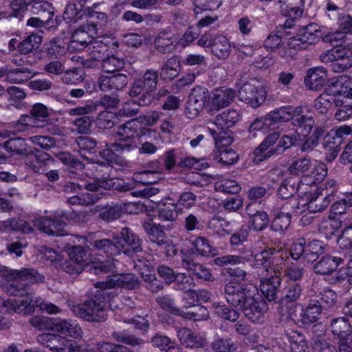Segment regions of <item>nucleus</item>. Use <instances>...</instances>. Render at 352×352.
<instances>
[{
  "instance_id": "f257e3e1",
  "label": "nucleus",
  "mask_w": 352,
  "mask_h": 352,
  "mask_svg": "<svg viewBox=\"0 0 352 352\" xmlns=\"http://www.w3.org/2000/svg\"><path fill=\"white\" fill-rule=\"evenodd\" d=\"M13 280L9 284H3V290L10 296L24 298L18 300L19 302H29L28 307H31V313L34 311V291L32 286L28 283H24L22 281L28 280L32 284H39L44 283L45 278L43 274L40 273L34 267H22L19 270H14L12 274Z\"/></svg>"
},
{
  "instance_id": "f03ea898",
  "label": "nucleus",
  "mask_w": 352,
  "mask_h": 352,
  "mask_svg": "<svg viewBox=\"0 0 352 352\" xmlns=\"http://www.w3.org/2000/svg\"><path fill=\"white\" fill-rule=\"evenodd\" d=\"M111 294L103 289L97 290L93 298L86 300L83 303L72 307L73 313L78 318L91 322H100L105 320L106 302L109 300Z\"/></svg>"
},
{
  "instance_id": "7ed1b4c3",
  "label": "nucleus",
  "mask_w": 352,
  "mask_h": 352,
  "mask_svg": "<svg viewBox=\"0 0 352 352\" xmlns=\"http://www.w3.org/2000/svg\"><path fill=\"white\" fill-rule=\"evenodd\" d=\"M158 81V72L151 69H146L142 77L134 80L129 95L132 98L138 97L140 105H149L154 100Z\"/></svg>"
},
{
  "instance_id": "20e7f679",
  "label": "nucleus",
  "mask_w": 352,
  "mask_h": 352,
  "mask_svg": "<svg viewBox=\"0 0 352 352\" xmlns=\"http://www.w3.org/2000/svg\"><path fill=\"white\" fill-rule=\"evenodd\" d=\"M146 133H151V129L143 127L139 122L135 120L120 124L116 131V135L118 137L116 142L118 144L116 145L115 148L117 147L126 152H130L138 147V144L142 142L141 138Z\"/></svg>"
},
{
  "instance_id": "39448f33",
  "label": "nucleus",
  "mask_w": 352,
  "mask_h": 352,
  "mask_svg": "<svg viewBox=\"0 0 352 352\" xmlns=\"http://www.w3.org/2000/svg\"><path fill=\"white\" fill-rule=\"evenodd\" d=\"M52 109L43 103L37 102L30 109L28 114H23L14 125L18 132H29L34 128L44 126L53 114Z\"/></svg>"
},
{
  "instance_id": "423d86ee",
  "label": "nucleus",
  "mask_w": 352,
  "mask_h": 352,
  "mask_svg": "<svg viewBox=\"0 0 352 352\" xmlns=\"http://www.w3.org/2000/svg\"><path fill=\"white\" fill-rule=\"evenodd\" d=\"M324 251L322 241L312 240L307 243L305 239L300 238L291 246L289 255L295 261L302 259L307 263H313Z\"/></svg>"
},
{
  "instance_id": "0eeeda50",
  "label": "nucleus",
  "mask_w": 352,
  "mask_h": 352,
  "mask_svg": "<svg viewBox=\"0 0 352 352\" xmlns=\"http://www.w3.org/2000/svg\"><path fill=\"white\" fill-rule=\"evenodd\" d=\"M289 255V253L282 249L265 248L255 254H253L254 265L257 268L262 267L267 272L270 269L276 272L283 269Z\"/></svg>"
},
{
  "instance_id": "6e6552de",
  "label": "nucleus",
  "mask_w": 352,
  "mask_h": 352,
  "mask_svg": "<svg viewBox=\"0 0 352 352\" xmlns=\"http://www.w3.org/2000/svg\"><path fill=\"white\" fill-rule=\"evenodd\" d=\"M320 58L324 63H331L333 72H344L352 66V44L327 50L320 54Z\"/></svg>"
},
{
  "instance_id": "1a4fd4ad",
  "label": "nucleus",
  "mask_w": 352,
  "mask_h": 352,
  "mask_svg": "<svg viewBox=\"0 0 352 352\" xmlns=\"http://www.w3.org/2000/svg\"><path fill=\"white\" fill-rule=\"evenodd\" d=\"M63 217L62 212H54L49 216L36 217L32 221L35 228L47 235L65 236L67 232Z\"/></svg>"
},
{
  "instance_id": "9d476101",
  "label": "nucleus",
  "mask_w": 352,
  "mask_h": 352,
  "mask_svg": "<svg viewBox=\"0 0 352 352\" xmlns=\"http://www.w3.org/2000/svg\"><path fill=\"white\" fill-rule=\"evenodd\" d=\"M36 340L43 346L56 352H81V347L74 340L57 334H39Z\"/></svg>"
},
{
  "instance_id": "9b49d317",
  "label": "nucleus",
  "mask_w": 352,
  "mask_h": 352,
  "mask_svg": "<svg viewBox=\"0 0 352 352\" xmlns=\"http://www.w3.org/2000/svg\"><path fill=\"white\" fill-rule=\"evenodd\" d=\"M96 108L91 104L78 106L69 109L68 113L71 116H77L73 120L72 124L80 134H89L95 122L94 112Z\"/></svg>"
},
{
  "instance_id": "f8f14e48",
  "label": "nucleus",
  "mask_w": 352,
  "mask_h": 352,
  "mask_svg": "<svg viewBox=\"0 0 352 352\" xmlns=\"http://www.w3.org/2000/svg\"><path fill=\"white\" fill-rule=\"evenodd\" d=\"M320 31L316 23H309L303 25L298 30V32L291 37L287 43L290 49L301 50H305L307 45L316 43L320 38Z\"/></svg>"
},
{
  "instance_id": "ddd939ff",
  "label": "nucleus",
  "mask_w": 352,
  "mask_h": 352,
  "mask_svg": "<svg viewBox=\"0 0 352 352\" xmlns=\"http://www.w3.org/2000/svg\"><path fill=\"white\" fill-rule=\"evenodd\" d=\"M120 254L123 253L129 257L143 251L142 240L128 227L122 228L120 236H117Z\"/></svg>"
},
{
  "instance_id": "4468645a",
  "label": "nucleus",
  "mask_w": 352,
  "mask_h": 352,
  "mask_svg": "<svg viewBox=\"0 0 352 352\" xmlns=\"http://www.w3.org/2000/svg\"><path fill=\"white\" fill-rule=\"evenodd\" d=\"M141 281L133 273L117 274L104 281H98L96 287L107 291L109 289L121 287L127 290L137 289L140 287Z\"/></svg>"
},
{
  "instance_id": "2eb2a0df",
  "label": "nucleus",
  "mask_w": 352,
  "mask_h": 352,
  "mask_svg": "<svg viewBox=\"0 0 352 352\" xmlns=\"http://www.w3.org/2000/svg\"><path fill=\"white\" fill-rule=\"evenodd\" d=\"M267 305L261 298H255L252 294L243 302L239 309L244 316L254 323H262L265 314L267 310Z\"/></svg>"
},
{
  "instance_id": "dca6fc26",
  "label": "nucleus",
  "mask_w": 352,
  "mask_h": 352,
  "mask_svg": "<svg viewBox=\"0 0 352 352\" xmlns=\"http://www.w3.org/2000/svg\"><path fill=\"white\" fill-rule=\"evenodd\" d=\"M336 192V182L333 180L327 181L325 183V188L322 190V197H318L311 199L307 205V211L309 213L321 212L335 199Z\"/></svg>"
},
{
  "instance_id": "f3484780",
  "label": "nucleus",
  "mask_w": 352,
  "mask_h": 352,
  "mask_svg": "<svg viewBox=\"0 0 352 352\" xmlns=\"http://www.w3.org/2000/svg\"><path fill=\"white\" fill-rule=\"evenodd\" d=\"M239 98L252 108L261 106L266 99V93L250 82L243 83L239 89Z\"/></svg>"
},
{
  "instance_id": "a211bd4d",
  "label": "nucleus",
  "mask_w": 352,
  "mask_h": 352,
  "mask_svg": "<svg viewBox=\"0 0 352 352\" xmlns=\"http://www.w3.org/2000/svg\"><path fill=\"white\" fill-rule=\"evenodd\" d=\"M224 294L227 302L238 309L251 295L245 285L234 281H230L225 285Z\"/></svg>"
},
{
  "instance_id": "6ab92c4d",
  "label": "nucleus",
  "mask_w": 352,
  "mask_h": 352,
  "mask_svg": "<svg viewBox=\"0 0 352 352\" xmlns=\"http://www.w3.org/2000/svg\"><path fill=\"white\" fill-rule=\"evenodd\" d=\"M119 47L118 41L109 37H102L93 38L89 45L88 51L89 55L94 59L100 60L101 61L109 55V48L116 50Z\"/></svg>"
},
{
  "instance_id": "aec40b11",
  "label": "nucleus",
  "mask_w": 352,
  "mask_h": 352,
  "mask_svg": "<svg viewBox=\"0 0 352 352\" xmlns=\"http://www.w3.org/2000/svg\"><path fill=\"white\" fill-rule=\"evenodd\" d=\"M127 83L128 76L122 73L111 76L102 75L98 80V87L104 92H117L124 88Z\"/></svg>"
},
{
  "instance_id": "412c9836",
  "label": "nucleus",
  "mask_w": 352,
  "mask_h": 352,
  "mask_svg": "<svg viewBox=\"0 0 352 352\" xmlns=\"http://www.w3.org/2000/svg\"><path fill=\"white\" fill-rule=\"evenodd\" d=\"M281 278L279 276H272L262 278L260 281V289L263 296L270 302L280 300L281 294Z\"/></svg>"
},
{
  "instance_id": "4be33fe9",
  "label": "nucleus",
  "mask_w": 352,
  "mask_h": 352,
  "mask_svg": "<svg viewBox=\"0 0 352 352\" xmlns=\"http://www.w3.org/2000/svg\"><path fill=\"white\" fill-rule=\"evenodd\" d=\"M208 98V91L204 87H194L188 96L186 109L193 116H197L204 109Z\"/></svg>"
},
{
  "instance_id": "5701e85b",
  "label": "nucleus",
  "mask_w": 352,
  "mask_h": 352,
  "mask_svg": "<svg viewBox=\"0 0 352 352\" xmlns=\"http://www.w3.org/2000/svg\"><path fill=\"white\" fill-rule=\"evenodd\" d=\"M99 3H94L91 7L85 8L86 24L93 28L97 34L98 30L104 27L108 21L107 14L100 8Z\"/></svg>"
},
{
  "instance_id": "b1692460",
  "label": "nucleus",
  "mask_w": 352,
  "mask_h": 352,
  "mask_svg": "<svg viewBox=\"0 0 352 352\" xmlns=\"http://www.w3.org/2000/svg\"><path fill=\"white\" fill-rule=\"evenodd\" d=\"M52 327L54 330L61 334L69 336L70 337L78 338L81 336L82 331L81 327L72 320L61 319L59 318H51Z\"/></svg>"
},
{
  "instance_id": "393cba45",
  "label": "nucleus",
  "mask_w": 352,
  "mask_h": 352,
  "mask_svg": "<svg viewBox=\"0 0 352 352\" xmlns=\"http://www.w3.org/2000/svg\"><path fill=\"white\" fill-rule=\"evenodd\" d=\"M93 28H89L86 23L76 28L72 34L71 43L74 47H85L89 46L93 38L96 36Z\"/></svg>"
},
{
  "instance_id": "a878e982",
  "label": "nucleus",
  "mask_w": 352,
  "mask_h": 352,
  "mask_svg": "<svg viewBox=\"0 0 352 352\" xmlns=\"http://www.w3.org/2000/svg\"><path fill=\"white\" fill-rule=\"evenodd\" d=\"M235 91L230 88H219L215 89L210 98L211 108L219 110L228 106L235 98Z\"/></svg>"
},
{
  "instance_id": "bb28decb",
  "label": "nucleus",
  "mask_w": 352,
  "mask_h": 352,
  "mask_svg": "<svg viewBox=\"0 0 352 352\" xmlns=\"http://www.w3.org/2000/svg\"><path fill=\"white\" fill-rule=\"evenodd\" d=\"M35 73L28 67H21L8 71L6 67H0V78L6 76V81L11 83H23L34 76Z\"/></svg>"
},
{
  "instance_id": "cd10ccee",
  "label": "nucleus",
  "mask_w": 352,
  "mask_h": 352,
  "mask_svg": "<svg viewBox=\"0 0 352 352\" xmlns=\"http://www.w3.org/2000/svg\"><path fill=\"white\" fill-rule=\"evenodd\" d=\"M342 263H344V259L342 258L327 255L322 256L314 265L313 270L316 274L329 275L334 272Z\"/></svg>"
},
{
  "instance_id": "c85d7f7f",
  "label": "nucleus",
  "mask_w": 352,
  "mask_h": 352,
  "mask_svg": "<svg viewBox=\"0 0 352 352\" xmlns=\"http://www.w3.org/2000/svg\"><path fill=\"white\" fill-rule=\"evenodd\" d=\"M241 119L240 113L235 109H228L218 114L214 120V124L225 133L226 130L234 126Z\"/></svg>"
},
{
  "instance_id": "c756f323",
  "label": "nucleus",
  "mask_w": 352,
  "mask_h": 352,
  "mask_svg": "<svg viewBox=\"0 0 352 352\" xmlns=\"http://www.w3.org/2000/svg\"><path fill=\"white\" fill-rule=\"evenodd\" d=\"M233 224L234 222L232 221H226V228H223V231L227 234L230 235L229 240L230 245L237 246L248 241L250 234V229L245 225H242L239 229L235 230L233 228Z\"/></svg>"
},
{
  "instance_id": "7c9ffc66",
  "label": "nucleus",
  "mask_w": 352,
  "mask_h": 352,
  "mask_svg": "<svg viewBox=\"0 0 352 352\" xmlns=\"http://www.w3.org/2000/svg\"><path fill=\"white\" fill-rule=\"evenodd\" d=\"M241 254L243 255L226 254L219 256L214 259V263L217 266L224 267L244 264L253 258V252L251 250L241 251Z\"/></svg>"
},
{
  "instance_id": "2f4dec72",
  "label": "nucleus",
  "mask_w": 352,
  "mask_h": 352,
  "mask_svg": "<svg viewBox=\"0 0 352 352\" xmlns=\"http://www.w3.org/2000/svg\"><path fill=\"white\" fill-rule=\"evenodd\" d=\"M83 1V0H72L67 3L63 13V19L66 23H77L85 17Z\"/></svg>"
},
{
  "instance_id": "473e14b6",
  "label": "nucleus",
  "mask_w": 352,
  "mask_h": 352,
  "mask_svg": "<svg viewBox=\"0 0 352 352\" xmlns=\"http://www.w3.org/2000/svg\"><path fill=\"white\" fill-rule=\"evenodd\" d=\"M327 78V71L324 67L313 68L307 72L305 83L309 89L317 91L324 85Z\"/></svg>"
},
{
  "instance_id": "72a5a7b5",
  "label": "nucleus",
  "mask_w": 352,
  "mask_h": 352,
  "mask_svg": "<svg viewBox=\"0 0 352 352\" xmlns=\"http://www.w3.org/2000/svg\"><path fill=\"white\" fill-rule=\"evenodd\" d=\"M284 337L288 341L292 352H308L305 336L298 331H285Z\"/></svg>"
},
{
  "instance_id": "f704fd0d",
  "label": "nucleus",
  "mask_w": 352,
  "mask_h": 352,
  "mask_svg": "<svg viewBox=\"0 0 352 352\" xmlns=\"http://www.w3.org/2000/svg\"><path fill=\"white\" fill-rule=\"evenodd\" d=\"M6 150L8 154L12 157L19 155L24 157L28 154L30 147L25 139L22 138H10L5 142Z\"/></svg>"
},
{
  "instance_id": "c9c22d12",
  "label": "nucleus",
  "mask_w": 352,
  "mask_h": 352,
  "mask_svg": "<svg viewBox=\"0 0 352 352\" xmlns=\"http://www.w3.org/2000/svg\"><path fill=\"white\" fill-rule=\"evenodd\" d=\"M302 292L303 287L300 283L289 282L282 290L280 301L285 304L296 302L302 296Z\"/></svg>"
},
{
  "instance_id": "e433bc0d",
  "label": "nucleus",
  "mask_w": 352,
  "mask_h": 352,
  "mask_svg": "<svg viewBox=\"0 0 352 352\" xmlns=\"http://www.w3.org/2000/svg\"><path fill=\"white\" fill-rule=\"evenodd\" d=\"M331 206V212L334 214H342L352 206V192H337Z\"/></svg>"
},
{
  "instance_id": "4c0bfd02",
  "label": "nucleus",
  "mask_w": 352,
  "mask_h": 352,
  "mask_svg": "<svg viewBox=\"0 0 352 352\" xmlns=\"http://www.w3.org/2000/svg\"><path fill=\"white\" fill-rule=\"evenodd\" d=\"M118 245L117 237H114L113 239H97L91 243V246L95 250L105 254L108 256H113L120 254Z\"/></svg>"
},
{
  "instance_id": "58836bf2",
  "label": "nucleus",
  "mask_w": 352,
  "mask_h": 352,
  "mask_svg": "<svg viewBox=\"0 0 352 352\" xmlns=\"http://www.w3.org/2000/svg\"><path fill=\"white\" fill-rule=\"evenodd\" d=\"M211 52L218 60L226 59L231 52V45L229 39L221 34L216 35Z\"/></svg>"
},
{
  "instance_id": "ea45409f",
  "label": "nucleus",
  "mask_w": 352,
  "mask_h": 352,
  "mask_svg": "<svg viewBox=\"0 0 352 352\" xmlns=\"http://www.w3.org/2000/svg\"><path fill=\"white\" fill-rule=\"evenodd\" d=\"M329 327L332 334L339 338L352 333V324L346 316L333 318Z\"/></svg>"
},
{
  "instance_id": "a19ab883",
  "label": "nucleus",
  "mask_w": 352,
  "mask_h": 352,
  "mask_svg": "<svg viewBox=\"0 0 352 352\" xmlns=\"http://www.w3.org/2000/svg\"><path fill=\"white\" fill-rule=\"evenodd\" d=\"M295 108L292 106L281 107L270 111L266 115V120H270L272 126L279 122H288L292 120Z\"/></svg>"
},
{
  "instance_id": "79ce46f5",
  "label": "nucleus",
  "mask_w": 352,
  "mask_h": 352,
  "mask_svg": "<svg viewBox=\"0 0 352 352\" xmlns=\"http://www.w3.org/2000/svg\"><path fill=\"white\" fill-rule=\"evenodd\" d=\"M294 113L292 120V124L301 129L302 132L309 133L315 124L312 116L304 114L302 107H296Z\"/></svg>"
},
{
  "instance_id": "37998d69",
  "label": "nucleus",
  "mask_w": 352,
  "mask_h": 352,
  "mask_svg": "<svg viewBox=\"0 0 352 352\" xmlns=\"http://www.w3.org/2000/svg\"><path fill=\"white\" fill-rule=\"evenodd\" d=\"M323 311H326L316 300H311L306 309L301 314L302 322L307 325L316 322Z\"/></svg>"
},
{
  "instance_id": "c03bdc74",
  "label": "nucleus",
  "mask_w": 352,
  "mask_h": 352,
  "mask_svg": "<svg viewBox=\"0 0 352 352\" xmlns=\"http://www.w3.org/2000/svg\"><path fill=\"white\" fill-rule=\"evenodd\" d=\"M29 302H19L18 300H3L0 298V312L5 313L13 311L23 315L31 314V307H28Z\"/></svg>"
},
{
  "instance_id": "a18cd8bd",
  "label": "nucleus",
  "mask_w": 352,
  "mask_h": 352,
  "mask_svg": "<svg viewBox=\"0 0 352 352\" xmlns=\"http://www.w3.org/2000/svg\"><path fill=\"white\" fill-rule=\"evenodd\" d=\"M67 47L61 38H54L45 45V52L48 58H58L66 54Z\"/></svg>"
},
{
  "instance_id": "49530a36",
  "label": "nucleus",
  "mask_w": 352,
  "mask_h": 352,
  "mask_svg": "<svg viewBox=\"0 0 352 352\" xmlns=\"http://www.w3.org/2000/svg\"><path fill=\"white\" fill-rule=\"evenodd\" d=\"M281 12L287 17L284 23V27L285 28H292L300 21L303 10L298 6L284 3L281 6Z\"/></svg>"
},
{
  "instance_id": "de8ad7c7",
  "label": "nucleus",
  "mask_w": 352,
  "mask_h": 352,
  "mask_svg": "<svg viewBox=\"0 0 352 352\" xmlns=\"http://www.w3.org/2000/svg\"><path fill=\"white\" fill-rule=\"evenodd\" d=\"M173 34L167 30L160 31L155 36L154 45L160 52L165 53L173 50Z\"/></svg>"
},
{
  "instance_id": "09e8293b",
  "label": "nucleus",
  "mask_w": 352,
  "mask_h": 352,
  "mask_svg": "<svg viewBox=\"0 0 352 352\" xmlns=\"http://www.w3.org/2000/svg\"><path fill=\"white\" fill-rule=\"evenodd\" d=\"M180 69V60L173 56L166 60L160 69L161 78L165 80H171L178 76Z\"/></svg>"
},
{
  "instance_id": "8fccbe9b",
  "label": "nucleus",
  "mask_w": 352,
  "mask_h": 352,
  "mask_svg": "<svg viewBox=\"0 0 352 352\" xmlns=\"http://www.w3.org/2000/svg\"><path fill=\"white\" fill-rule=\"evenodd\" d=\"M327 175V169L324 164L314 162L311 168L305 176V182L310 184H317L325 179Z\"/></svg>"
},
{
  "instance_id": "3c124183",
  "label": "nucleus",
  "mask_w": 352,
  "mask_h": 352,
  "mask_svg": "<svg viewBox=\"0 0 352 352\" xmlns=\"http://www.w3.org/2000/svg\"><path fill=\"white\" fill-rule=\"evenodd\" d=\"M300 188L298 181L293 178H287L280 185L278 195L283 200L294 198L293 196Z\"/></svg>"
},
{
  "instance_id": "603ef678",
  "label": "nucleus",
  "mask_w": 352,
  "mask_h": 352,
  "mask_svg": "<svg viewBox=\"0 0 352 352\" xmlns=\"http://www.w3.org/2000/svg\"><path fill=\"white\" fill-rule=\"evenodd\" d=\"M150 241L158 246H163L167 239L163 226L160 224L148 223L144 226Z\"/></svg>"
},
{
  "instance_id": "864d4df0",
  "label": "nucleus",
  "mask_w": 352,
  "mask_h": 352,
  "mask_svg": "<svg viewBox=\"0 0 352 352\" xmlns=\"http://www.w3.org/2000/svg\"><path fill=\"white\" fill-rule=\"evenodd\" d=\"M42 41V36L36 34H32L19 43L18 52L21 54H29L39 47Z\"/></svg>"
},
{
  "instance_id": "5fc2aeb1",
  "label": "nucleus",
  "mask_w": 352,
  "mask_h": 352,
  "mask_svg": "<svg viewBox=\"0 0 352 352\" xmlns=\"http://www.w3.org/2000/svg\"><path fill=\"white\" fill-rule=\"evenodd\" d=\"M280 138V132L274 131L268 134L260 145L254 150V155L258 157V160L262 161L267 159L265 155L267 153V151L270 146H273Z\"/></svg>"
},
{
  "instance_id": "6e6d98bb",
  "label": "nucleus",
  "mask_w": 352,
  "mask_h": 352,
  "mask_svg": "<svg viewBox=\"0 0 352 352\" xmlns=\"http://www.w3.org/2000/svg\"><path fill=\"white\" fill-rule=\"evenodd\" d=\"M316 300L325 311L328 309L333 310L336 307L338 296L332 289H324L319 294Z\"/></svg>"
},
{
  "instance_id": "4d7b16f0",
  "label": "nucleus",
  "mask_w": 352,
  "mask_h": 352,
  "mask_svg": "<svg viewBox=\"0 0 352 352\" xmlns=\"http://www.w3.org/2000/svg\"><path fill=\"white\" fill-rule=\"evenodd\" d=\"M192 245L196 252L201 256L212 257L217 254V249L210 245L208 239L206 237L196 238Z\"/></svg>"
},
{
  "instance_id": "13d9d810",
  "label": "nucleus",
  "mask_w": 352,
  "mask_h": 352,
  "mask_svg": "<svg viewBox=\"0 0 352 352\" xmlns=\"http://www.w3.org/2000/svg\"><path fill=\"white\" fill-rule=\"evenodd\" d=\"M97 167V171L104 172V175L101 177H97V182L99 188L104 190H110L114 188L116 183L114 181L109 178V172L111 170V166L109 163H98Z\"/></svg>"
},
{
  "instance_id": "bf43d9fd",
  "label": "nucleus",
  "mask_w": 352,
  "mask_h": 352,
  "mask_svg": "<svg viewBox=\"0 0 352 352\" xmlns=\"http://www.w3.org/2000/svg\"><path fill=\"white\" fill-rule=\"evenodd\" d=\"M296 141L297 139L296 137L289 135H283L274 148L268 150L267 153L265 155V157H270L274 155H278L283 154L286 149L294 146Z\"/></svg>"
},
{
  "instance_id": "052dcab7",
  "label": "nucleus",
  "mask_w": 352,
  "mask_h": 352,
  "mask_svg": "<svg viewBox=\"0 0 352 352\" xmlns=\"http://www.w3.org/2000/svg\"><path fill=\"white\" fill-rule=\"evenodd\" d=\"M76 149L83 156L85 153H94L98 142L94 138L89 136H78L76 139Z\"/></svg>"
},
{
  "instance_id": "680f3d73",
  "label": "nucleus",
  "mask_w": 352,
  "mask_h": 352,
  "mask_svg": "<svg viewBox=\"0 0 352 352\" xmlns=\"http://www.w3.org/2000/svg\"><path fill=\"white\" fill-rule=\"evenodd\" d=\"M111 337L117 342H122L131 346H139L144 344V341L141 338L129 334L126 331H113Z\"/></svg>"
},
{
  "instance_id": "e2e57ef3",
  "label": "nucleus",
  "mask_w": 352,
  "mask_h": 352,
  "mask_svg": "<svg viewBox=\"0 0 352 352\" xmlns=\"http://www.w3.org/2000/svg\"><path fill=\"white\" fill-rule=\"evenodd\" d=\"M212 307L217 316L222 319L236 322L239 318L240 314L236 309L229 307L226 305H220L214 302Z\"/></svg>"
},
{
  "instance_id": "0e129e2a",
  "label": "nucleus",
  "mask_w": 352,
  "mask_h": 352,
  "mask_svg": "<svg viewBox=\"0 0 352 352\" xmlns=\"http://www.w3.org/2000/svg\"><path fill=\"white\" fill-rule=\"evenodd\" d=\"M180 155L181 151L178 148L170 149L161 155L160 159L164 166V170L171 171L177 165V161Z\"/></svg>"
},
{
  "instance_id": "69168bd1",
  "label": "nucleus",
  "mask_w": 352,
  "mask_h": 352,
  "mask_svg": "<svg viewBox=\"0 0 352 352\" xmlns=\"http://www.w3.org/2000/svg\"><path fill=\"white\" fill-rule=\"evenodd\" d=\"M314 163V162L308 158L298 159L292 163L289 167V170L292 175H298L303 174L305 177L311 168Z\"/></svg>"
},
{
  "instance_id": "338daca9",
  "label": "nucleus",
  "mask_w": 352,
  "mask_h": 352,
  "mask_svg": "<svg viewBox=\"0 0 352 352\" xmlns=\"http://www.w3.org/2000/svg\"><path fill=\"white\" fill-rule=\"evenodd\" d=\"M151 342L154 347L166 352L175 349L177 345L175 340H172L166 336L159 333L154 336L151 338Z\"/></svg>"
},
{
  "instance_id": "774afa93",
  "label": "nucleus",
  "mask_w": 352,
  "mask_h": 352,
  "mask_svg": "<svg viewBox=\"0 0 352 352\" xmlns=\"http://www.w3.org/2000/svg\"><path fill=\"white\" fill-rule=\"evenodd\" d=\"M335 107L338 108L335 114L338 120L343 121L352 116V101L337 99Z\"/></svg>"
}]
</instances>
